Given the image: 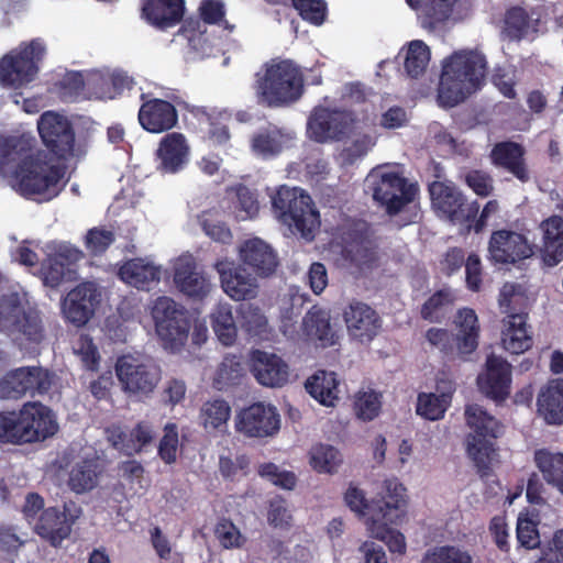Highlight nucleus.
Listing matches in <instances>:
<instances>
[{"label":"nucleus","mask_w":563,"mask_h":563,"mask_svg":"<svg viewBox=\"0 0 563 563\" xmlns=\"http://www.w3.org/2000/svg\"><path fill=\"white\" fill-rule=\"evenodd\" d=\"M66 168L52 164L46 155L32 154L29 141L19 136L3 137L0 143V175L25 198H55L64 188Z\"/></svg>","instance_id":"f257e3e1"},{"label":"nucleus","mask_w":563,"mask_h":563,"mask_svg":"<svg viewBox=\"0 0 563 563\" xmlns=\"http://www.w3.org/2000/svg\"><path fill=\"white\" fill-rule=\"evenodd\" d=\"M486 56L478 49L453 52L442 63L439 100L445 107H454L476 92L485 82Z\"/></svg>","instance_id":"f03ea898"},{"label":"nucleus","mask_w":563,"mask_h":563,"mask_svg":"<svg viewBox=\"0 0 563 563\" xmlns=\"http://www.w3.org/2000/svg\"><path fill=\"white\" fill-rule=\"evenodd\" d=\"M258 102L269 108L289 106L303 93V75L291 59L272 58L255 74Z\"/></svg>","instance_id":"7ed1b4c3"},{"label":"nucleus","mask_w":563,"mask_h":563,"mask_svg":"<svg viewBox=\"0 0 563 563\" xmlns=\"http://www.w3.org/2000/svg\"><path fill=\"white\" fill-rule=\"evenodd\" d=\"M464 416L471 430L466 435L467 455L479 476L487 477L497 453V439L504 433V424L477 404L467 405Z\"/></svg>","instance_id":"20e7f679"},{"label":"nucleus","mask_w":563,"mask_h":563,"mask_svg":"<svg viewBox=\"0 0 563 563\" xmlns=\"http://www.w3.org/2000/svg\"><path fill=\"white\" fill-rule=\"evenodd\" d=\"M272 207L277 219L306 240L314 238L320 225V214L311 197L300 188L280 186L272 196Z\"/></svg>","instance_id":"39448f33"},{"label":"nucleus","mask_w":563,"mask_h":563,"mask_svg":"<svg viewBox=\"0 0 563 563\" xmlns=\"http://www.w3.org/2000/svg\"><path fill=\"white\" fill-rule=\"evenodd\" d=\"M387 487L394 492L390 505H387L384 512L376 509L367 530L373 538L385 542L390 552L404 554L406 552L405 537L391 526L400 525L406 516V487L397 478L388 479Z\"/></svg>","instance_id":"423d86ee"},{"label":"nucleus","mask_w":563,"mask_h":563,"mask_svg":"<svg viewBox=\"0 0 563 563\" xmlns=\"http://www.w3.org/2000/svg\"><path fill=\"white\" fill-rule=\"evenodd\" d=\"M45 55L42 40L22 43L0 58V84L7 88H21L33 81Z\"/></svg>","instance_id":"0eeeda50"},{"label":"nucleus","mask_w":563,"mask_h":563,"mask_svg":"<svg viewBox=\"0 0 563 563\" xmlns=\"http://www.w3.org/2000/svg\"><path fill=\"white\" fill-rule=\"evenodd\" d=\"M152 317L164 347L172 351L180 350L190 330L188 311L172 298L158 297L152 307Z\"/></svg>","instance_id":"6e6552de"},{"label":"nucleus","mask_w":563,"mask_h":563,"mask_svg":"<svg viewBox=\"0 0 563 563\" xmlns=\"http://www.w3.org/2000/svg\"><path fill=\"white\" fill-rule=\"evenodd\" d=\"M53 373L42 366H22L0 379V397L19 399L25 395H45L53 385Z\"/></svg>","instance_id":"1a4fd4ad"},{"label":"nucleus","mask_w":563,"mask_h":563,"mask_svg":"<svg viewBox=\"0 0 563 563\" xmlns=\"http://www.w3.org/2000/svg\"><path fill=\"white\" fill-rule=\"evenodd\" d=\"M115 373L123 391L136 399L151 396L162 378L158 366L139 363L131 356L118 358Z\"/></svg>","instance_id":"9d476101"},{"label":"nucleus","mask_w":563,"mask_h":563,"mask_svg":"<svg viewBox=\"0 0 563 563\" xmlns=\"http://www.w3.org/2000/svg\"><path fill=\"white\" fill-rule=\"evenodd\" d=\"M81 514L73 501L64 503L62 508L47 507L33 525V531L53 548H59L70 537L73 526Z\"/></svg>","instance_id":"9b49d317"},{"label":"nucleus","mask_w":563,"mask_h":563,"mask_svg":"<svg viewBox=\"0 0 563 563\" xmlns=\"http://www.w3.org/2000/svg\"><path fill=\"white\" fill-rule=\"evenodd\" d=\"M37 131L43 145L57 159H68L73 156L75 131L66 117L54 111H45L37 120Z\"/></svg>","instance_id":"f8f14e48"},{"label":"nucleus","mask_w":563,"mask_h":563,"mask_svg":"<svg viewBox=\"0 0 563 563\" xmlns=\"http://www.w3.org/2000/svg\"><path fill=\"white\" fill-rule=\"evenodd\" d=\"M512 286L500 291L499 305L507 316L503 319L501 343L503 347L511 354H522L533 345L532 332L527 323L528 313L514 312L510 307Z\"/></svg>","instance_id":"ddd939ff"},{"label":"nucleus","mask_w":563,"mask_h":563,"mask_svg":"<svg viewBox=\"0 0 563 563\" xmlns=\"http://www.w3.org/2000/svg\"><path fill=\"white\" fill-rule=\"evenodd\" d=\"M373 198L389 216L397 214L412 202L418 188L397 172H382L373 184Z\"/></svg>","instance_id":"4468645a"},{"label":"nucleus","mask_w":563,"mask_h":563,"mask_svg":"<svg viewBox=\"0 0 563 563\" xmlns=\"http://www.w3.org/2000/svg\"><path fill=\"white\" fill-rule=\"evenodd\" d=\"M536 245L526 235L508 229L493 231L488 240L487 258L494 265H515L534 254Z\"/></svg>","instance_id":"2eb2a0df"},{"label":"nucleus","mask_w":563,"mask_h":563,"mask_svg":"<svg viewBox=\"0 0 563 563\" xmlns=\"http://www.w3.org/2000/svg\"><path fill=\"white\" fill-rule=\"evenodd\" d=\"M234 427L245 438L262 439L278 432L280 418L274 406L254 402L236 413Z\"/></svg>","instance_id":"dca6fc26"},{"label":"nucleus","mask_w":563,"mask_h":563,"mask_svg":"<svg viewBox=\"0 0 563 563\" xmlns=\"http://www.w3.org/2000/svg\"><path fill=\"white\" fill-rule=\"evenodd\" d=\"M100 302L101 291L97 284L84 282L67 294L63 312L67 321L76 327H84L93 317Z\"/></svg>","instance_id":"f3484780"},{"label":"nucleus","mask_w":563,"mask_h":563,"mask_svg":"<svg viewBox=\"0 0 563 563\" xmlns=\"http://www.w3.org/2000/svg\"><path fill=\"white\" fill-rule=\"evenodd\" d=\"M353 122L351 113L346 111L318 108L309 118L308 131L320 143L328 140L341 141L351 133Z\"/></svg>","instance_id":"a211bd4d"},{"label":"nucleus","mask_w":563,"mask_h":563,"mask_svg":"<svg viewBox=\"0 0 563 563\" xmlns=\"http://www.w3.org/2000/svg\"><path fill=\"white\" fill-rule=\"evenodd\" d=\"M174 283L187 298L201 301L210 294L212 283L209 275L192 256H181L174 267Z\"/></svg>","instance_id":"6ab92c4d"},{"label":"nucleus","mask_w":563,"mask_h":563,"mask_svg":"<svg viewBox=\"0 0 563 563\" xmlns=\"http://www.w3.org/2000/svg\"><path fill=\"white\" fill-rule=\"evenodd\" d=\"M250 371L256 382L265 387L279 388L289 382V365L276 353L260 349L252 350Z\"/></svg>","instance_id":"aec40b11"},{"label":"nucleus","mask_w":563,"mask_h":563,"mask_svg":"<svg viewBox=\"0 0 563 563\" xmlns=\"http://www.w3.org/2000/svg\"><path fill=\"white\" fill-rule=\"evenodd\" d=\"M347 333L361 343H369L382 328V319L367 303L353 300L343 311Z\"/></svg>","instance_id":"412c9836"},{"label":"nucleus","mask_w":563,"mask_h":563,"mask_svg":"<svg viewBox=\"0 0 563 563\" xmlns=\"http://www.w3.org/2000/svg\"><path fill=\"white\" fill-rule=\"evenodd\" d=\"M25 443L43 441L58 430L53 411L41 402L24 404L20 410Z\"/></svg>","instance_id":"4be33fe9"},{"label":"nucleus","mask_w":563,"mask_h":563,"mask_svg":"<svg viewBox=\"0 0 563 563\" xmlns=\"http://www.w3.org/2000/svg\"><path fill=\"white\" fill-rule=\"evenodd\" d=\"M190 147L184 134L167 133L155 152L156 169L161 174H177L188 164Z\"/></svg>","instance_id":"5701e85b"},{"label":"nucleus","mask_w":563,"mask_h":563,"mask_svg":"<svg viewBox=\"0 0 563 563\" xmlns=\"http://www.w3.org/2000/svg\"><path fill=\"white\" fill-rule=\"evenodd\" d=\"M146 95L142 93L143 100L137 119L141 126L150 133H163L172 130L178 123V113L175 106L164 99L151 98L145 100Z\"/></svg>","instance_id":"b1692460"},{"label":"nucleus","mask_w":563,"mask_h":563,"mask_svg":"<svg viewBox=\"0 0 563 563\" xmlns=\"http://www.w3.org/2000/svg\"><path fill=\"white\" fill-rule=\"evenodd\" d=\"M485 366V373L477 377L479 390L494 400H505L510 393V364L500 356L490 354Z\"/></svg>","instance_id":"393cba45"},{"label":"nucleus","mask_w":563,"mask_h":563,"mask_svg":"<svg viewBox=\"0 0 563 563\" xmlns=\"http://www.w3.org/2000/svg\"><path fill=\"white\" fill-rule=\"evenodd\" d=\"M82 256L81 251L70 246H63L54 255L48 256L42 264L44 285L56 288L65 280L75 279V266Z\"/></svg>","instance_id":"a878e982"},{"label":"nucleus","mask_w":563,"mask_h":563,"mask_svg":"<svg viewBox=\"0 0 563 563\" xmlns=\"http://www.w3.org/2000/svg\"><path fill=\"white\" fill-rule=\"evenodd\" d=\"M217 269L223 291L234 300H247L257 295V280L245 267L234 263H218Z\"/></svg>","instance_id":"bb28decb"},{"label":"nucleus","mask_w":563,"mask_h":563,"mask_svg":"<svg viewBox=\"0 0 563 563\" xmlns=\"http://www.w3.org/2000/svg\"><path fill=\"white\" fill-rule=\"evenodd\" d=\"M490 159L496 167L511 174L522 184L531 179L530 169L526 162V148L517 142L503 141L496 143L492 148Z\"/></svg>","instance_id":"cd10ccee"},{"label":"nucleus","mask_w":563,"mask_h":563,"mask_svg":"<svg viewBox=\"0 0 563 563\" xmlns=\"http://www.w3.org/2000/svg\"><path fill=\"white\" fill-rule=\"evenodd\" d=\"M16 305H12V311L9 316L8 332L14 341L40 343L44 338V327L40 312L35 309H23L16 299Z\"/></svg>","instance_id":"c85d7f7f"},{"label":"nucleus","mask_w":563,"mask_h":563,"mask_svg":"<svg viewBox=\"0 0 563 563\" xmlns=\"http://www.w3.org/2000/svg\"><path fill=\"white\" fill-rule=\"evenodd\" d=\"M242 263L260 277H268L278 266L276 252L269 244L258 238L246 240L240 246Z\"/></svg>","instance_id":"c756f323"},{"label":"nucleus","mask_w":563,"mask_h":563,"mask_svg":"<svg viewBox=\"0 0 563 563\" xmlns=\"http://www.w3.org/2000/svg\"><path fill=\"white\" fill-rule=\"evenodd\" d=\"M429 192L433 208L442 217L451 221L464 217L465 198L453 184L433 181L429 186Z\"/></svg>","instance_id":"7c9ffc66"},{"label":"nucleus","mask_w":563,"mask_h":563,"mask_svg":"<svg viewBox=\"0 0 563 563\" xmlns=\"http://www.w3.org/2000/svg\"><path fill=\"white\" fill-rule=\"evenodd\" d=\"M142 13L148 23L166 30L183 20L185 0H143Z\"/></svg>","instance_id":"2f4dec72"},{"label":"nucleus","mask_w":563,"mask_h":563,"mask_svg":"<svg viewBox=\"0 0 563 563\" xmlns=\"http://www.w3.org/2000/svg\"><path fill=\"white\" fill-rule=\"evenodd\" d=\"M118 276L137 289L150 290L152 284L159 282L161 268L144 258L135 257L119 267Z\"/></svg>","instance_id":"473e14b6"},{"label":"nucleus","mask_w":563,"mask_h":563,"mask_svg":"<svg viewBox=\"0 0 563 563\" xmlns=\"http://www.w3.org/2000/svg\"><path fill=\"white\" fill-rule=\"evenodd\" d=\"M540 229L542 260L548 266H555L563 261V218L552 216L542 221Z\"/></svg>","instance_id":"72a5a7b5"},{"label":"nucleus","mask_w":563,"mask_h":563,"mask_svg":"<svg viewBox=\"0 0 563 563\" xmlns=\"http://www.w3.org/2000/svg\"><path fill=\"white\" fill-rule=\"evenodd\" d=\"M537 408L548 424L563 423V379H551L541 388Z\"/></svg>","instance_id":"f704fd0d"},{"label":"nucleus","mask_w":563,"mask_h":563,"mask_svg":"<svg viewBox=\"0 0 563 563\" xmlns=\"http://www.w3.org/2000/svg\"><path fill=\"white\" fill-rule=\"evenodd\" d=\"M387 481L388 479H386L384 483L385 495H383L380 498L372 499L368 501L364 492L352 484L349 486L344 495V500L347 507L352 511L356 512L360 517L365 519L366 527L372 523V519H374L373 517L376 512V509H380L382 512H384L385 508L387 509V505H390L394 492L388 489Z\"/></svg>","instance_id":"c9c22d12"},{"label":"nucleus","mask_w":563,"mask_h":563,"mask_svg":"<svg viewBox=\"0 0 563 563\" xmlns=\"http://www.w3.org/2000/svg\"><path fill=\"white\" fill-rule=\"evenodd\" d=\"M457 328L456 350L460 354H471L478 346L479 324L474 309L462 308L455 318Z\"/></svg>","instance_id":"e433bc0d"},{"label":"nucleus","mask_w":563,"mask_h":563,"mask_svg":"<svg viewBox=\"0 0 563 563\" xmlns=\"http://www.w3.org/2000/svg\"><path fill=\"white\" fill-rule=\"evenodd\" d=\"M305 334L320 343L321 346L335 344V334L330 324V314L324 309L312 306L302 319Z\"/></svg>","instance_id":"4c0bfd02"},{"label":"nucleus","mask_w":563,"mask_h":563,"mask_svg":"<svg viewBox=\"0 0 563 563\" xmlns=\"http://www.w3.org/2000/svg\"><path fill=\"white\" fill-rule=\"evenodd\" d=\"M457 0H406L413 9H421V25L427 30H435L437 26L446 21Z\"/></svg>","instance_id":"58836bf2"},{"label":"nucleus","mask_w":563,"mask_h":563,"mask_svg":"<svg viewBox=\"0 0 563 563\" xmlns=\"http://www.w3.org/2000/svg\"><path fill=\"white\" fill-rule=\"evenodd\" d=\"M308 394L323 406H334L339 399V380L334 372L318 371L305 384Z\"/></svg>","instance_id":"ea45409f"},{"label":"nucleus","mask_w":563,"mask_h":563,"mask_svg":"<svg viewBox=\"0 0 563 563\" xmlns=\"http://www.w3.org/2000/svg\"><path fill=\"white\" fill-rule=\"evenodd\" d=\"M539 18L533 19L526 9L512 7L505 14V33L511 40H521L530 33H537Z\"/></svg>","instance_id":"a19ab883"},{"label":"nucleus","mask_w":563,"mask_h":563,"mask_svg":"<svg viewBox=\"0 0 563 563\" xmlns=\"http://www.w3.org/2000/svg\"><path fill=\"white\" fill-rule=\"evenodd\" d=\"M211 327L219 341L227 346L232 345L238 336V328L233 318L232 306L218 303L211 314Z\"/></svg>","instance_id":"79ce46f5"},{"label":"nucleus","mask_w":563,"mask_h":563,"mask_svg":"<svg viewBox=\"0 0 563 563\" xmlns=\"http://www.w3.org/2000/svg\"><path fill=\"white\" fill-rule=\"evenodd\" d=\"M99 473L98 463L95 460L84 459L71 467L68 486L77 494L90 492L97 486Z\"/></svg>","instance_id":"37998d69"},{"label":"nucleus","mask_w":563,"mask_h":563,"mask_svg":"<svg viewBox=\"0 0 563 563\" xmlns=\"http://www.w3.org/2000/svg\"><path fill=\"white\" fill-rule=\"evenodd\" d=\"M153 440V431L146 422H139L129 433L120 432L113 445L126 455L139 453Z\"/></svg>","instance_id":"c03bdc74"},{"label":"nucleus","mask_w":563,"mask_h":563,"mask_svg":"<svg viewBox=\"0 0 563 563\" xmlns=\"http://www.w3.org/2000/svg\"><path fill=\"white\" fill-rule=\"evenodd\" d=\"M431 57L429 46L421 40L411 41L406 49L404 68L408 77H421L429 65Z\"/></svg>","instance_id":"a18cd8bd"},{"label":"nucleus","mask_w":563,"mask_h":563,"mask_svg":"<svg viewBox=\"0 0 563 563\" xmlns=\"http://www.w3.org/2000/svg\"><path fill=\"white\" fill-rule=\"evenodd\" d=\"M455 297L450 288H442L433 292L421 306L420 317L429 322L440 323L446 314L448 308L454 303Z\"/></svg>","instance_id":"49530a36"},{"label":"nucleus","mask_w":563,"mask_h":563,"mask_svg":"<svg viewBox=\"0 0 563 563\" xmlns=\"http://www.w3.org/2000/svg\"><path fill=\"white\" fill-rule=\"evenodd\" d=\"M533 460L545 483L553 487L563 474V453L539 449Z\"/></svg>","instance_id":"de8ad7c7"},{"label":"nucleus","mask_w":563,"mask_h":563,"mask_svg":"<svg viewBox=\"0 0 563 563\" xmlns=\"http://www.w3.org/2000/svg\"><path fill=\"white\" fill-rule=\"evenodd\" d=\"M234 210L242 220L253 219L258 214L260 202L257 194L243 184L231 187L228 190Z\"/></svg>","instance_id":"09e8293b"},{"label":"nucleus","mask_w":563,"mask_h":563,"mask_svg":"<svg viewBox=\"0 0 563 563\" xmlns=\"http://www.w3.org/2000/svg\"><path fill=\"white\" fill-rule=\"evenodd\" d=\"M202 231L214 242L230 244L233 235L229 225L223 221L220 210L210 209L203 211L199 217Z\"/></svg>","instance_id":"8fccbe9b"},{"label":"nucleus","mask_w":563,"mask_h":563,"mask_svg":"<svg viewBox=\"0 0 563 563\" xmlns=\"http://www.w3.org/2000/svg\"><path fill=\"white\" fill-rule=\"evenodd\" d=\"M230 417L231 407L221 398L206 401L200 410L201 423L206 430H220L227 426Z\"/></svg>","instance_id":"3c124183"},{"label":"nucleus","mask_w":563,"mask_h":563,"mask_svg":"<svg viewBox=\"0 0 563 563\" xmlns=\"http://www.w3.org/2000/svg\"><path fill=\"white\" fill-rule=\"evenodd\" d=\"M243 366L236 355H225L217 368L213 386L218 390H224L235 386L243 377Z\"/></svg>","instance_id":"603ef678"},{"label":"nucleus","mask_w":563,"mask_h":563,"mask_svg":"<svg viewBox=\"0 0 563 563\" xmlns=\"http://www.w3.org/2000/svg\"><path fill=\"white\" fill-rule=\"evenodd\" d=\"M450 400L451 396L449 394L420 393L417 401V413L428 420H439L443 418Z\"/></svg>","instance_id":"864d4df0"},{"label":"nucleus","mask_w":563,"mask_h":563,"mask_svg":"<svg viewBox=\"0 0 563 563\" xmlns=\"http://www.w3.org/2000/svg\"><path fill=\"white\" fill-rule=\"evenodd\" d=\"M251 146L257 155L263 157L275 156L283 150V135L276 128L260 130L252 136Z\"/></svg>","instance_id":"5fc2aeb1"},{"label":"nucleus","mask_w":563,"mask_h":563,"mask_svg":"<svg viewBox=\"0 0 563 563\" xmlns=\"http://www.w3.org/2000/svg\"><path fill=\"white\" fill-rule=\"evenodd\" d=\"M346 258L361 269L372 268L377 263L376 245L368 239L354 241L345 247Z\"/></svg>","instance_id":"6e6d98bb"},{"label":"nucleus","mask_w":563,"mask_h":563,"mask_svg":"<svg viewBox=\"0 0 563 563\" xmlns=\"http://www.w3.org/2000/svg\"><path fill=\"white\" fill-rule=\"evenodd\" d=\"M22 417L20 411L0 412V443L3 444H23L25 443L22 434Z\"/></svg>","instance_id":"4d7b16f0"},{"label":"nucleus","mask_w":563,"mask_h":563,"mask_svg":"<svg viewBox=\"0 0 563 563\" xmlns=\"http://www.w3.org/2000/svg\"><path fill=\"white\" fill-rule=\"evenodd\" d=\"M299 16L316 26L324 23L328 15V4L324 0H290Z\"/></svg>","instance_id":"13d9d810"},{"label":"nucleus","mask_w":563,"mask_h":563,"mask_svg":"<svg viewBox=\"0 0 563 563\" xmlns=\"http://www.w3.org/2000/svg\"><path fill=\"white\" fill-rule=\"evenodd\" d=\"M240 324L247 335L261 336L266 332L267 319L258 307L247 305L240 310Z\"/></svg>","instance_id":"bf43d9fd"},{"label":"nucleus","mask_w":563,"mask_h":563,"mask_svg":"<svg viewBox=\"0 0 563 563\" xmlns=\"http://www.w3.org/2000/svg\"><path fill=\"white\" fill-rule=\"evenodd\" d=\"M340 462V452L332 445L318 444L311 451L310 463L320 473H332Z\"/></svg>","instance_id":"052dcab7"},{"label":"nucleus","mask_w":563,"mask_h":563,"mask_svg":"<svg viewBox=\"0 0 563 563\" xmlns=\"http://www.w3.org/2000/svg\"><path fill=\"white\" fill-rule=\"evenodd\" d=\"M421 563H472V558L459 548L442 545L429 550Z\"/></svg>","instance_id":"680f3d73"},{"label":"nucleus","mask_w":563,"mask_h":563,"mask_svg":"<svg viewBox=\"0 0 563 563\" xmlns=\"http://www.w3.org/2000/svg\"><path fill=\"white\" fill-rule=\"evenodd\" d=\"M267 522L279 530H288L292 526V515L288 509L286 499L275 496L268 503Z\"/></svg>","instance_id":"e2e57ef3"},{"label":"nucleus","mask_w":563,"mask_h":563,"mask_svg":"<svg viewBox=\"0 0 563 563\" xmlns=\"http://www.w3.org/2000/svg\"><path fill=\"white\" fill-rule=\"evenodd\" d=\"M214 534L224 549L242 548L246 541L239 528L229 519H221L216 528Z\"/></svg>","instance_id":"0e129e2a"},{"label":"nucleus","mask_w":563,"mask_h":563,"mask_svg":"<svg viewBox=\"0 0 563 563\" xmlns=\"http://www.w3.org/2000/svg\"><path fill=\"white\" fill-rule=\"evenodd\" d=\"M114 240L115 235L112 231L92 228L86 234L85 245L91 254L100 255L109 249Z\"/></svg>","instance_id":"69168bd1"},{"label":"nucleus","mask_w":563,"mask_h":563,"mask_svg":"<svg viewBox=\"0 0 563 563\" xmlns=\"http://www.w3.org/2000/svg\"><path fill=\"white\" fill-rule=\"evenodd\" d=\"M74 351L80 356V360L87 369L96 371L98 368L100 355L97 346L89 335L81 334L75 343Z\"/></svg>","instance_id":"338daca9"},{"label":"nucleus","mask_w":563,"mask_h":563,"mask_svg":"<svg viewBox=\"0 0 563 563\" xmlns=\"http://www.w3.org/2000/svg\"><path fill=\"white\" fill-rule=\"evenodd\" d=\"M250 459L246 454L231 456L221 455L219 457V472L224 479L233 481L240 473L247 474Z\"/></svg>","instance_id":"774afa93"}]
</instances>
